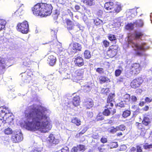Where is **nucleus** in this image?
<instances>
[{"mask_svg": "<svg viewBox=\"0 0 152 152\" xmlns=\"http://www.w3.org/2000/svg\"><path fill=\"white\" fill-rule=\"evenodd\" d=\"M11 112L8 108H4L3 107H0V115L3 118H7L8 113Z\"/></svg>", "mask_w": 152, "mask_h": 152, "instance_id": "obj_11", "label": "nucleus"}, {"mask_svg": "<svg viewBox=\"0 0 152 152\" xmlns=\"http://www.w3.org/2000/svg\"><path fill=\"white\" fill-rule=\"evenodd\" d=\"M109 92V89L107 88H103L101 91V93L102 94H107Z\"/></svg>", "mask_w": 152, "mask_h": 152, "instance_id": "obj_42", "label": "nucleus"}, {"mask_svg": "<svg viewBox=\"0 0 152 152\" xmlns=\"http://www.w3.org/2000/svg\"><path fill=\"white\" fill-rule=\"evenodd\" d=\"M81 49L82 47L80 44L77 42L72 43L69 45L68 51L69 54H72L75 53L77 50L81 51Z\"/></svg>", "mask_w": 152, "mask_h": 152, "instance_id": "obj_4", "label": "nucleus"}, {"mask_svg": "<svg viewBox=\"0 0 152 152\" xmlns=\"http://www.w3.org/2000/svg\"><path fill=\"white\" fill-rule=\"evenodd\" d=\"M76 25H75V29H77L76 28H77L80 30H83L84 28L83 26H81L78 23H76Z\"/></svg>", "mask_w": 152, "mask_h": 152, "instance_id": "obj_43", "label": "nucleus"}, {"mask_svg": "<svg viewBox=\"0 0 152 152\" xmlns=\"http://www.w3.org/2000/svg\"><path fill=\"white\" fill-rule=\"evenodd\" d=\"M77 148L79 150V152H82L85 150L84 146L82 145H79L77 146Z\"/></svg>", "mask_w": 152, "mask_h": 152, "instance_id": "obj_38", "label": "nucleus"}, {"mask_svg": "<svg viewBox=\"0 0 152 152\" xmlns=\"http://www.w3.org/2000/svg\"><path fill=\"white\" fill-rule=\"evenodd\" d=\"M113 104L112 102H108L107 101V104L106 105V107L107 109H111V107H113Z\"/></svg>", "mask_w": 152, "mask_h": 152, "instance_id": "obj_41", "label": "nucleus"}, {"mask_svg": "<svg viewBox=\"0 0 152 152\" xmlns=\"http://www.w3.org/2000/svg\"><path fill=\"white\" fill-rule=\"evenodd\" d=\"M96 71L99 74H102L104 72L103 69L102 68H98L96 69Z\"/></svg>", "mask_w": 152, "mask_h": 152, "instance_id": "obj_51", "label": "nucleus"}, {"mask_svg": "<svg viewBox=\"0 0 152 152\" xmlns=\"http://www.w3.org/2000/svg\"><path fill=\"white\" fill-rule=\"evenodd\" d=\"M143 21L141 19L137 20L134 23V26L135 27H142L143 25Z\"/></svg>", "mask_w": 152, "mask_h": 152, "instance_id": "obj_22", "label": "nucleus"}, {"mask_svg": "<svg viewBox=\"0 0 152 152\" xmlns=\"http://www.w3.org/2000/svg\"><path fill=\"white\" fill-rule=\"evenodd\" d=\"M121 72L122 71L121 70L119 69H118L116 70L115 71V76L117 77L119 76L121 74Z\"/></svg>", "mask_w": 152, "mask_h": 152, "instance_id": "obj_49", "label": "nucleus"}, {"mask_svg": "<svg viewBox=\"0 0 152 152\" xmlns=\"http://www.w3.org/2000/svg\"><path fill=\"white\" fill-rule=\"evenodd\" d=\"M135 26H134V23H128L126 26V28L129 30H132L134 29Z\"/></svg>", "mask_w": 152, "mask_h": 152, "instance_id": "obj_32", "label": "nucleus"}, {"mask_svg": "<svg viewBox=\"0 0 152 152\" xmlns=\"http://www.w3.org/2000/svg\"><path fill=\"white\" fill-rule=\"evenodd\" d=\"M84 88L86 90V91H90L91 88L90 86H84Z\"/></svg>", "mask_w": 152, "mask_h": 152, "instance_id": "obj_53", "label": "nucleus"}, {"mask_svg": "<svg viewBox=\"0 0 152 152\" xmlns=\"http://www.w3.org/2000/svg\"><path fill=\"white\" fill-rule=\"evenodd\" d=\"M142 35V33L135 32L134 34L128 37V46L132 47L135 51L136 53L139 56L142 55L143 52L148 49L149 46L145 43H142L138 44L136 39L140 38Z\"/></svg>", "mask_w": 152, "mask_h": 152, "instance_id": "obj_2", "label": "nucleus"}, {"mask_svg": "<svg viewBox=\"0 0 152 152\" xmlns=\"http://www.w3.org/2000/svg\"><path fill=\"white\" fill-rule=\"evenodd\" d=\"M151 121L150 119L148 116H145L144 117L142 123L145 126H148L150 124Z\"/></svg>", "mask_w": 152, "mask_h": 152, "instance_id": "obj_20", "label": "nucleus"}, {"mask_svg": "<svg viewBox=\"0 0 152 152\" xmlns=\"http://www.w3.org/2000/svg\"><path fill=\"white\" fill-rule=\"evenodd\" d=\"M84 56L86 59H89L90 58L91 56L90 51L88 50H86L84 53Z\"/></svg>", "mask_w": 152, "mask_h": 152, "instance_id": "obj_27", "label": "nucleus"}, {"mask_svg": "<svg viewBox=\"0 0 152 152\" xmlns=\"http://www.w3.org/2000/svg\"><path fill=\"white\" fill-rule=\"evenodd\" d=\"M94 23L96 25H99L100 24H103V21L98 18L95 19L94 20Z\"/></svg>", "mask_w": 152, "mask_h": 152, "instance_id": "obj_31", "label": "nucleus"}, {"mask_svg": "<svg viewBox=\"0 0 152 152\" xmlns=\"http://www.w3.org/2000/svg\"><path fill=\"white\" fill-rule=\"evenodd\" d=\"M123 98L124 99L129 101V99L130 98V95L128 94H126L124 96Z\"/></svg>", "mask_w": 152, "mask_h": 152, "instance_id": "obj_50", "label": "nucleus"}, {"mask_svg": "<svg viewBox=\"0 0 152 152\" xmlns=\"http://www.w3.org/2000/svg\"><path fill=\"white\" fill-rule=\"evenodd\" d=\"M114 96V94H110V95L108 96L107 101H108V102H112Z\"/></svg>", "mask_w": 152, "mask_h": 152, "instance_id": "obj_35", "label": "nucleus"}, {"mask_svg": "<svg viewBox=\"0 0 152 152\" xmlns=\"http://www.w3.org/2000/svg\"><path fill=\"white\" fill-rule=\"evenodd\" d=\"M110 148H116L118 146L117 143L116 142H113L110 144Z\"/></svg>", "mask_w": 152, "mask_h": 152, "instance_id": "obj_46", "label": "nucleus"}, {"mask_svg": "<svg viewBox=\"0 0 152 152\" xmlns=\"http://www.w3.org/2000/svg\"><path fill=\"white\" fill-rule=\"evenodd\" d=\"M143 80L141 77H139L134 80L131 83L130 86L133 88L138 87L142 84Z\"/></svg>", "mask_w": 152, "mask_h": 152, "instance_id": "obj_9", "label": "nucleus"}, {"mask_svg": "<svg viewBox=\"0 0 152 152\" xmlns=\"http://www.w3.org/2000/svg\"><path fill=\"white\" fill-rule=\"evenodd\" d=\"M71 122L78 126L81 124V121L80 119L76 117L72 118L71 119Z\"/></svg>", "mask_w": 152, "mask_h": 152, "instance_id": "obj_21", "label": "nucleus"}, {"mask_svg": "<svg viewBox=\"0 0 152 152\" xmlns=\"http://www.w3.org/2000/svg\"><path fill=\"white\" fill-rule=\"evenodd\" d=\"M84 71L82 69H78L75 72V75L76 76H83Z\"/></svg>", "mask_w": 152, "mask_h": 152, "instance_id": "obj_25", "label": "nucleus"}, {"mask_svg": "<svg viewBox=\"0 0 152 152\" xmlns=\"http://www.w3.org/2000/svg\"><path fill=\"white\" fill-rule=\"evenodd\" d=\"M80 98L79 96H75L73 99L72 103L73 105L77 107L79 105Z\"/></svg>", "mask_w": 152, "mask_h": 152, "instance_id": "obj_19", "label": "nucleus"}, {"mask_svg": "<svg viewBox=\"0 0 152 152\" xmlns=\"http://www.w3.org/2000/svg\"><path fill=\"white\" fill-rule=\"evenodd\" d=\"M103 43L105 47H107L109 46V42L107 40H104Z\"/></svg>", "mask_w": 152, "mask_h": 152, "instance_id": "obj_54", "label": "nucleus"}, {"mask_svg": "<svg viewBox=\"0 0 152 152\" xmlns=\"http://www.w3.org/2000/svg\"><path fill=\"white\" fill-rule=\"evenodd\" d=\"M6 22L4 20H0V31L5 27Z\"/></svg>", "mask_w": 152, "mask_h": 152, "instance_id": "obj_30", "label": "nucleus"}, {"mask_svg": "<svg viewBox=\"0 0 152 152\" xmlns=\"http://www.w3.org/2000/svg\"><path fill=\"white\" fill-rule=\"evenodd\" d=\"M84 105L87 108L89 109L92 107L94 105L93 100L91 99H88L84 103Z\"/></svg>", "mask_w": 152, "mask_h": 152, "instance_id": "obj_18", "label": "nucleus"}, {"mask_svg": "<svg viewBox=\"0 0 152 152\" xmlns=\"http://www.w3.org/2000/svg\"><path fill=\"white\" fill-rule=\"evenodd\" d=\"M52 7L51 4L45 3H38L32 8L33 14L41 17L50 15L52 12Z\"/></svg>", "mask_w": 152, "mask_h": 152, "instance_id": "obj_3", "label": "nucleus"}, {"mask_svg": "<svg viewBox=\"0 0 152 152\" xmlns=\"http://www.w3.org/2000/svg\"><path fill=\"white\" fill-rule=\"evenodd\" d=\"M136 125L137 126V127L139 129L143 131V130L145 129L144 126L142 124L137 123H136Z\"/></svg>", "mask_w": 152, "mask_h": 152, "instance_id": "obj_36", "label": "nucleus"}, {"mask_svg": "<svg viewBox=\"0 0 152 152\" xmlns=\"http://www.w3.org/2000/svg\"><path fill=\"white\" fill-rule=\"evenodd\" d=\"M108 55H110V54L111 53L112 54L110 55V57H112L116 55V53L114 50H109L107 52Z\"/></svg>", "mask_w": 152, "mask_h": 152, "instance_id": "obj_45", "label": "nucleus"}, {"mask_svg": "<svg viewBox=\"0 0 152 152\" xmlns=\"http://www.w3.org/2000/svg\"><path fill=\"white\" fill-rule=\"evenodd\" d=\"M87 114L88 117H92L93 116V113L91 112H87Z\"/></svg>", "mask_w": 152, "mask_h": 152, "instance_id": "obj_60", "label": "nucleus"}, {"mask_svg": "<svg viewBox=\"0 0 152 152\" xmlns=\"http://www.w3.org/2000/svg\"><path fill=\"white\" fill-rule=\"evenodd\" d=\"M131 100L133 102H136L137 101V98L134 96H132L131 98Z\"/></svg>", "mask_w": 152, "mask_h": 152, "instance_id": "obj_56", "label": "nucleus"}, {"mask_svg": "<svg viewBox=\"0 0 152 152\" xmlns=\"http://www.w3.org/2000/svg\"><path fill=\"white\" fill-rule=\"evenodd\" d=\"M116 127L118 131L120 130L123 131L124 130L126 129L125 126L124 125H121Z\"/></svg>", "mask_w": 152, "mask_h": 152, "instance_id": "obj_37", "label": "nucleus"}, {"mask_svg": "<svg viewBox=\"0 0 152 152\" xmlns=\"http://www.w3.org/2000/svg\"><path fill=\"white\" fill-rule=\"evenodd\" d=\"M100 82L101 83H103L105 82H107L109 81L108 78L104 76H101L99 78Z\"/></svg>", "mask_w": 152, "mask_h": 152, "instance_id": "obj_29", "label": "nucleus"}, {"mask_svg": "<svg viewBox=\"0 0 152 152\" xmlns=\"http://www.w3.org/2000/svg\"><path fill=\"white\" fill-rule=\"evenodd\" d=\"M114 3L112 2L109 1L106 2L104 4V8L108 11H112L113 9Z\"/></svg>", "mask_w": 152, "mask_h": 152, "instance_id": "obj_15", "label": "nucleus"}, {"mask_svg": "<svg viewBox=\"0 0 152 152\" xmlns=\"http://www.w3.org/2000/svg\"><path fill=\"white\" fill-rule=\"evenodd\" d=\"M4 132L7 135L11 134L13 132L12 129L8 127L5 129L4 130Z\"/></svg>", "mask_w": 152, "mask_h": 152, "instance_id": "obj_26", "label": "nucleus"}, {"mask_svg": "<svg viewBox=\"0 0 152 152\" xmlns=\"http://www.w3.org/2000/svg\"><path fill=\"white\" fill-rule=\"evenodd\" d=\"M130 113L129 110H126L123 112L122 116L124 118H126L130 115Z\"/></svg>", "mask_w": 152, "mask_h": 152, "instance_id": "obj_34", "label": "nucleus"}, {"mask_svg": "<svg viewBox=\"0 0 152 152\" xmlns=\"http://www.w3.org/2000/svg\"><path fill=\"white\" fill-rule=\"evenodd\" d=\"M100 141L103 143H106L107 141V139L104 136H103L100 139Z\"/></svg>", "mask_w": 152, "mask_h": 152, "instance_id": "obj_48", "label": "nucleus"}, {"mask_svg": "<svg viewBox=\"0 0 152 152\" xmlns=\"http://www.w3.org/2000/svg\"><path fill=\"white\" fill-rule=\"evenodd\" d=\"M113 129H111L110 131V132H111L113 133H115V132H116L117 131H118V129H117V128L116 127V128H114V127H113Z\"/></svg>", "mask_w": 152, "mask_h": 152, "instance_id": "obj_55", "label": "nucleus"}, {"mask_svg": "<svg viewBox=\"0 0 152 152\" xmlns=\"http://www.w3.org/2000/svg\"><path fill=\"white\" fill-rule=\"evenodd\" d=\"M118 106L120 107H124V104L122 102L119 103V104H118Z\"/></svg>", "mask_w": 152, "mask_h": 152, "instance_id": "obj_64", "label": "nucleus"}, {"mask_svg": "<svg viewBox=\"0 0 152 152\" xmlns=\"http://www.w3.org/2000/svg\"><path fill=\"white\" fill-rule=\"evenodd\" d=\"M141 69V66L139 64L134 63L131 65L130 70L132 74H136L140 72Z\"/></svg>", "mask_w": 152, "mask_h": 152, "instance_id": "obj_8", "label": "nucleus"}, {"mask_svg": "<svg viewBox=\"0 0 152 152\" xmlns=\"http://www.w3.org/2000/svg\"><path fill=\"white\" fill-rule=\"evenodd\" d=\"M113 6V9L112 10V11H110L109 12V13H117L121 10V6L119 2H115V4H114Z\"/></svg>", "mask_w": 152, "mask_h": 152, "instance_id": "obj_10", "label": "nucleus"}, {"mask_svg": "<svg viewBox=\"0 0 152 152\" xmlns=\"http://www.w3.org/2000/svg\"><path fill=\"white\" fill-rule=\"evenodd\" d=\"M31 152H44L43 149L42 148H37L32 150Z\"/></svg>", "mask_w": 152, "mask_h": 152, "instance_id": "obj_40", "label": "nucleus"}, {"mask_svg": "<svg viewBox=\"0 0 152 152\" xmlns=\"http://www.w3.org/2000/svg\"><path fill=\"white\" fill-rule=\"evenodd\" d=\"M127 15L131 16L132 17H133L137 15V11L135 9H131L128 10L126 12Z\"/></svg>", "mask_w": 152, "mask_h": 152, "instance_id": "obj_17", "label": "nucleus"}, {"mask_svg": "<svg viewBox=\"0 0 152 152\" xmlns=\"http://www.w3.org/2000/svg\"><path fill=\"white\" fill-rule=\"evenodd\" d=\"M18 30L22 33H27L28 30V25L27 21L19 23L17 26Z\"/></svg>", "mask_w": 152, "mask_h": 152, "instance_id": "obj_5", "label": "nucleus"}, {"mask_svg": "<svg viewBox=\"0 0 152 152\" xmlns=\"http://www.w3.org/2000/svg\"><path fill=\"white\" fill-rule=\"evenodd\" d=\"M57 42H57L56 40H54L52 42H50V47L53 48L55 47L56 45H57L58 46L57 48H59L60 47H58V45H57Z\"/></svg>", "mask_w": 152, "mask_h": 152, "instance_id": "obj_33", "label": "nucleus"}, {"mask_svg": "<svg viewBox=\"0 0 152 152\" xmlns=\"http://www.w3.org/2000/svg\"><path fill=\"white\" fill-rule=\"evenodd\" d=\"M145 101L147 102H150L152 101V99L151 98L146 97L145 99Z\"/></svg>", "mask_w": 152, "mask_h": 152, "instance_id": "obj_59", "label": "nucleus"}, {"mask_svg": "<svg viewBox=\"0 0 152 152\" xmlns=\"http://www.w3.org/2000/svg\"><path fill=\"white\" fill-rule=\"evenodd\" d=\"M47 141L49 147L56 145L59 142V140L56 139L54 136L52 134H50L47 138Z\"/></svg>", "mask_w": 152, "mask_h": 152, "instance_id": "obj_7", "label": "nucleus"}, {"mask_svg": "<svg viewBox=\"0 0 152 152\" xmlns=\"http://www.w3.org/2000/svg\"><path fill=\"white\" fill-rule=\"evenodd\" d=\"M24 11L21 9H19L14 13V15L17 16H20L24 13Z\"/></svg>", "mask_w": 152, "mask_h": 152, "instance_id": "obj_28", "label": "nucleus"}, {"mask_svg": "<svg viewBox=\"0 0 152 152\" xmlns=\"http://www.w3.org/2000/svg\"><path fill=\"white\" fill-rule=\"evenodd\" d=\"M149 107L147 106H145L142 108L143 110L145 111H148L149 110Z\"/></svg>", "mask_w": 152, "mask_h": 152, "instance_id": "obj_62", "label": "nucleus"}, {"mask_svg": "<svg viewBox=\"0 0 152 152\" xmlns=\"http://www.w3.org/2000/svg\"><path fill=\"white\" fill-rule=\"evenodd\" d=\"M83 2L86 5L91 6L95 4V0H84Z\"/></svg>", "mask_w": 152, "mask_h": 152, "instance_id": "obj_23", "label": "nucleus"}, {"mask_svg": "<svg viewBox=\"0 0 152 152\" xmlns=\"http://www.w3.org/2000/svg\"><path fill=\"white\" fill-rule=\"evenodd\" d=\"M23 139L22 134L20 131L15 130L12 137L11 140L15 143H18L22 141Z\"/></svg>", "mask_w": 152, "mask_h": 152, "instance_id": "obj_6", "label": "nucleus"}, {"mask_svg": "<svg viewBox=\"0 0 152 152\" xmlns=\"http://www.w3.org/2000/svg\"><path fill=\"white\" fill-rule=\"evenodd\" d=\"M6 119V121L7 123L11 122L13 120V115L10 112L9 113H8V115H7V118H4Z\"/></svg>", "mask_w": 152, "mask_h": 152, "instance_id": "obj_24", "label": "nucleus"}, {"mask_svg": "<svg viewBox=\"0 0 152 152\" xmlns=\"http://www.w3.org/2000/svg\"><path fill=\"white\" fill-rule=\"evenodd\" d=\"M74 62L76 66L80 67L84 65V60L80 56H78L75 58Z\"/></svg>", "mask_w": 152, "mask_h": 152, "instance_id": "obj_12", "label": "nucleus"}, {"mask_svg": "<svg viewBox=\"0 0 152 152\" xmlns=\"http://www.w3.org/2000/svg\"><path fill=\"white\" fill-rule=\"evenodd\" d=\"M48 111L43 107L36 104L28 107L25 112L26 119L23 127L28 130L48 132L52 127L50 118L46 115Z\"/></svg>", "mask_w": 152, "mask_h": 152, "instance_id": "obj_1", "label": "nucleus"}, {"mask_svg": "<svg viewBox=\"0 0 152 152\" xmlns=\"http://www.w3.org/2000/svg\"><path fill=\"white\" fill-rule=\"evenodd\" d=\"M108 39L111 41H115L116 39L115 36L113 34H110L108 36Z\"/></svg>", "mask_w": 152, "mask_h": 152, "instance_id": "obj_39", "label": "nucleus"}, {"mask_svg": "<svg viewBox=\"0 0 152 152\" xmlns=\"http://www.w3.org/2000/svg\"><path fill=\"white\" fill-rule=\"evenodd\" d=\"M143 148L145 149L148 150L152 148V144L148 145L147 144H145L143 145Z\"/></svg>", "mask_w": 152, "mask_h": 152, "instance_id": "obj_47", "label": "nucleus"}, {"mask_svg": "<svg viewBox=\"0 0 152 152\" xmlns=\"http://www.w3.org/2000/svg\"><path fill=\"white\" fill-rule=\"evenodd\" d=\"M29 63L27 62V61H26L23 62V65L25 66H28L29 65Z\"/></svg>", "mask_w": 152, "mask_h": 152, "instance_id": "obj_63", "label": "nucleus"}, {"mask_svg": "<svg viewBox=\"0 0 152 152\" xmlns=\"http://www.w3.org/2000/svg\"><path fill=\"white\" fill-rule=\"evenodd\" d=\"M5 59L0 57V74L4 73L5 68Z\"/></svg>", "mask_w": 152, "mask_h": 152, "instance_id": "obj_14", "label": "nucleus"}, {"mask_svg": "<svg viewBox=\"0 0 152 152\" xmlns=\"http://www.w3.org/2000/svg\"><path fill=\"white\" fill-rule=\"evenodd\" d=\"M137 152H142V150L141 147L138 145L137 146Z\"/></svg>", "mask_w": 152, "mask_h": 152, "instance_id": "obj_57", "label": "nucleus"}, {"mask_svg": "<svg viewBox=\"0 0 152 152\" xmlns=\"http://www.w3.org/2000/svg\"><path fill=\"white\" fill-rule=\"evenodd\" d=\"M4 37H0V44H4Z\"/></svg>", "mask_w": 152, "mask_h": 152, "instance_id": "obj_61", "label": "nucleus"}, {"mask_svg": "<svg viewBox=\"0 0 152 152\" xmlns=\"http://www.w3.org/2000/svg\"><path fill=\"white\" fill-rule=\"evenodd\" d=\"M67 24V28L69 31H73L76 32L78 30V29H75V25H74L72 22L70 20L68 19L66 20Z\"/></svg>", "mask_w": 152, "mask_h": 152, "instance_id": "obj_13", "label": "nucleus"}, {"mask_svg": "<svg viewBox=\"0 0 152 152\" xmlns=\"http://www.w3.org/2000/svg\"><path fill=\"white\" fill-rule=\"evenodd\" d=\"M61 152H69V151L68 148L67 147H66L61 149Z\"/></svg>", "mask_w": 152, "mask_h": 152, "instance_id": "obj_52", "label": "nucleus"}, {"mask_svg": "<svg viewBox=\"0 0 152 152\" xmlns=\"http://www.w3.org/2000/svg\"><path fill=\"white\" fill-rule=\"evenodd\" d=\"M100 114H99L97 116L96 119L97 121L102 120L103 119V118L100 117Z\"/></svg>", "mask_w": 152, "mask_h": 152, "instance_id": "obj_58", "label": "nucleus"}, {"mask_svg": "<svg viewBox=\"0 0 152 152\" xmlns=\"http://www.w3.org/2000/svg\"><path fill=\"white\" fill-rule=\"evenodd\" d=\"M108 109H107L104 110L103 113L104 115L106 116L110 115V112Z\"/></svg>", "mask_w": 152, "mask_h": 152, "instance_id": "obj_44", "label": "nucleus"}, {"mask_svg": "<svg viewBox=\"0 0 152 152\" xmlns=\"http://www.w3.org/2000/svg\"><path fill=\"white\" fill-rule=\"evenodd\" d=\"M48 61L49 64L51 66L54 65L56 63V57L53 55H51L48 57Z\"/></svg>", "mask_w": 152, "mask_h": 152, "instance_id": "obj_16", "label": "nucleus"}]
</instances>
